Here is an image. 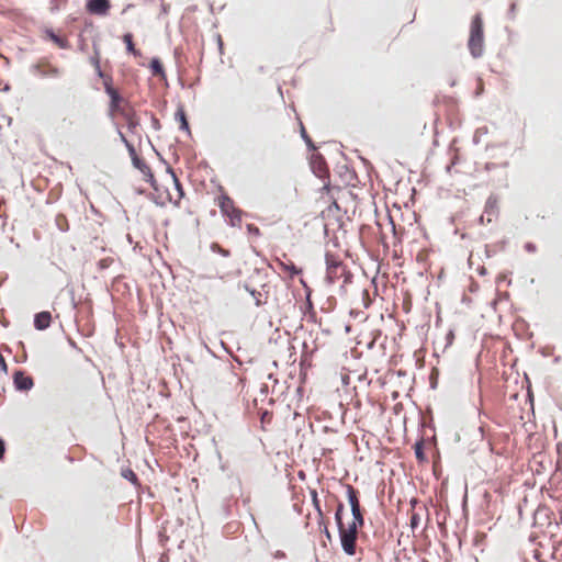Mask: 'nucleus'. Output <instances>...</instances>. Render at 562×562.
<instances>
[{
    "label": "nucleus",
    "mask_w": 562,
    "mask_h": 562,
    "mask_svg": "<svg viewBox=\"0 0 562 562\" xmlns=\"http://www.w3.org/2000/svg\"><path fill=\"white\" fill-rule=\"evenodd\" d=\"M524 248H525V250H526L527 252H531V254H532V252H536V251H537V246H536V244H533V243H531V241L526 243V244H525V246H524Z\"/></svg>",
    "instance_id": "nucleus-44"
},
{
    "label": "nucleus",
    "mask_w": 562,
    "mask_h": 562,
    "mask_svg": "<svg viewBox=\"0 0 562 562\" xmlns=\"http://www.w3.org/2000/svg\"><path fill=\"white\" fill-rule=\"evenodd\" d=\"M218 207L224 216L229 218V225L233 227H240L241 217L245 214L243 210L235 206L234 200L227 194H222L218 202Z\"/></svg>",
    "instance_id": "nucleus-4"
},
{
    "label": "nucleus",
    "mask_w": 562,
    "mask_h": 562,
    "mask_svg": "<svg viewBox=\"0 0 562 562\" xmlns=\"http://www.w3.org/2000/svg\"><path fill=\"white\" fill-rule=\"evenodd\" d=\"M420 425H422V427H428V428L435 430V426H434L432 422L426 423L423 420Z\"/></svg>",
    "instance_id": "nucleus-56"
},
{
    "label": "nucleus",
    "mask_w": 562,
    "mask_h": 562,
    "mask_svg": "<svg viewBox=\"0 0 562 562\" xmlns=\"http://www.w3.org/2000/svg\"><path fill=\"white\" fill-rule=\"evenodd\" d=\"M419 522H420V517L417 513H414L412 516H411V520H409V525L412 527V529H416L418 526H419Z\"/></svg>",
    "instance_id": "nucleus-38"
},
{
    "label": "nucleus",
    "mask_w": 562,
    "mask_h": 562,
    "mask_svg": "<svg viewBox=\"0 0 562 562\" xmlns=\"http://www.w3.org/2000/svg\"><path fill=\"white\" fill-rule=\"evenodd\" d=\"M342 169H346V183H349L352 179L356 178L355 171L350 170L348 166H342Z\"/></svg>",
    "instance_id": "nucleus-40"
},
{
    "label": "nucleus",
    "mask_w": 562,
    "mask_h": 562,
    "mask_svg": "<svg viewBox=\"0 0 562 562\" xmlns=\"http://www.w3.org/2000/svg\"><path fill=\"white\" fill-rule=\"evenodd\" d=\"M44 33L46 37L52 41L54 44H56L61 49H69L70 44L69 42L59 35L55 33V31L52 27H45Z\"/></svg>",
    "instance_id": "nucleus-12"
},
{
    "label": "nucleus",
    "mask_w": 562,
    "mask_h": 562,
    "mask_svg": "<svg viewBox=\"0 0 562 562\" xmlns=\"http://www.w3.org/2000/svg\"><path fill=\"white\" fill-rule=\"evenodd\" d=\"M147 198L153 201L157 206H165L166 205V201H162L160 200L159 196L155 195L154 193H148L147 194Z\"/></svg>",
    "instance_id": "nucleus-37"
},
{
    "label": "nucleus",
    "mask_w": 562,
    "mask_h": 562,
    "mask_svg": "<svg viewBox=\"0 0 562 562\" xmlns=\"http://www.w3.org/2000/svg\"><path fill=\"white\" fill-rule=\"evenodd\" d=\"M132 165L135 169L139 170L143 175L149 172L150 167L145 162L143 158H140L137 153L130 155Z\"/></svg>",
    "instance_id": "nucleus-20"
},
{
    "label": "nucleus",
    "mask_w": 562,
    "mask_h": 562,
    "mask_svg": "<svg viewBox=\"0 0 562 562\" xmlns=\"http://www.w3.org/2000/svg\"><path fill=\"white\" fill-rule=\"evenodd\" d=\"M308 315V321L312 322V323H316V312L315 311H311L310 313H307Z\"/></svg>",
    "instance_id": "nucleus-54"
},
{
    "label": "nucleus",
    "mask_w": 562,
    "mask_h": 562,
    "mask_svg": "<svg viewBox=\"0 0 562 562\" xmlns=\"http://www.w3.org/2000/svg\"><path fill=\"white\" fill-rule=\"evenodd\" d=\"M55 224H56L57 228H58L60 232H63V233H66V232H68V231H69V223H68V220H67V217H66L64 214H61V213H59V214H57V215H56V217H55Z\"/></svg>",
    "instance_id": "nucleus-27"
},
{
    "label": "nucleus",
    "mask_w": 562,
    "mask_h": 562,
    "mask_svg": "<svg viewBox=\"0 0 562 562\" xmlns=\"http://www.w3.org/2000/svg\"><path fill=\"white\" fill-rule=\"evenodd\" d=\"M484 214L486 215V222L491 223L493 216H498L499 209H498V199L495 194H491L484 206Z\"/></svg>",
    "instance_id": "nucleus-9"
},
{
    "label": "nucleus",
    "mask_w": 562,
    "mask_h": 562,
    "mask_svg": "<svg viewBox=\"0 0 562 562\" xmlns=\"http://www.w3.org/2000/svg\"><path fill=\"white\" fill-rule=\"evenodd\" d=\"M477 271H479V273H480L481 276H484V274H486V272H487L485 267H480V268L477 269Z\"/></svg>",
    "instance_id": "nucleus-61"
},
{
    "label": "nucleus",
    "mask_w": 562,
    "mask_h": 562,
    "mask_svg": "<svg viewBox=\"0 0 562 562\" xmlns=\"http://www.w3.org/2000/svg\"><path fill=\"white\" fill-rule=\"evenodd\" d=\"M148 67L153 76L166 79L164 65L158 57H153Z\"/></svg>",
    "instance_id": "nucleus-16"
},
{
    "label": "nucleus",
    "mask_w": 562,
    "mask_h": 562,
    "mask_svg": "<svg viewBox=\"0 0 562 562\" xmlns=\"http://www.w3.org/2000/svg\"><path fill=\"white\" fill-rule=\"evenodd\" d=\"M0 371L3 372L4 374L8 373V364L5 362L4 357L1 353H0Z\"/></svg>",
    "instance_id": "nucleus-45"
},
{
    "label": "nucleus",
    "mask_w": 562,
    "mask_h": 562,
    "mask_svg": "<svg viewBox=\"0 0 562 562\" xmlns=\"http://www.w3.org/2000/svg\"><path fill=\"white\" fill-rule=\"evenodd\" d=\"M413 448L415 458L419 463H425L428 461V458L425 453V440L423 437L415 441Z\"/></svg>",
    "instance_id": "nucleus-17"
},
{
    "label": "nucleus",
    "mask_w": 562,
    "mask_h": 562,
    "mask_svg": "<svg viewBox=\"0 0 562 562\" xmlns=\"http://www.w3.org/2000/svg\"><path fill=\"white\" fill-rule=\"evenodd\" d=\"M485 222V214L483 213L480 217H479V223L480 224H484Z\"/></svg>",
    "instance_id": "nucleus-62"
},
{
    "label": "nucleus",
    "mask_w": 562,
    "mask_h": 562,
    "mask_svg": "<svg viewBox=\"0 0 562 562\" xmlns=\"http://www.w3.org/2000/svg\"><path fill=\"white\" fill-rule=\"evenodd\" d=\"M210 248H211L212 252L218 254V255H221L223 257H229L231 256V251L228 249L223 248L217 243H212Z\"/></svg>",
    "instance_id": "nucleus-29"
},
{
    "label": "nucleus",
    "mask_w": 562,
    "mask_h": 562,
    "mask_svg": "<svg viewBox=\"0 0 562 562\" xmlns=\"http://www.w3.org/2000/svg\"><path fill=\"white\" fill-rule=\"evenodd\" d=\"M454 338V334L452 330H449V333L446 336L447 346L451 345Z\"/></svg>",
    "instance_id": "nucleus-51"
},
{
    "label": "nucleus",
    "mask_w": 562,
    "mask_h": 562,
    "mask_svg": "<svg viewBox=\"0 0 562 562\" xmlns=\"http://www.w3.org/2000/svg\"><path fill=\"white\" fill-rule=\"evenodd\" d=\"M310 166L312 172L321 180L329 178V170L326 159L321 153L313 151L310 158Z\"/></svg>",
    "instance_id": "nucleus-6"
},
{
    "label": "nucleus",
    "mask_w": 562,
    "mask_h": 562,
    "mask_svg": "<svg viewBox=\"0 0 562 562\" xmlns=\"http://www.w3.org/2000/svg\"><path fill=\"white\" fill-rule=\"evenodd\" d=\"M468 47L473 58H480L484 53V29L481 14L477 13L472 18L470 27V37Z\"/></svg>",
    "instance_id": "nucleus-2"
},
{
    "label": "nucleus",
    "mask_w": 562,
    "mask_h": 562,
    "mask_svg": "<svg viewBox=\"0 0 562 562\" xmlns=\"http://www.w3.org/2000/svg\"><path fill=\"white\" fill-rule=\"evenodd\" d=\"M246 229L249 235H252L255 237H259L261 235L259 227L254 224H247Z\"/></svg>",
    "instance_id": "nucleus-35"
},
{
    "label": "nucleus",
    "mask_w": 562,
    "mask_h": 562,
    "mask_svg": "<svg viewBox=\"0 0 562 562\" xmlns=\"http://www.w3.org/2000/svg\"><path fill=\"white\" fill-rule=\"evenodd\" d=\"M68 344L71 348L76 349L77 351L81 352V349L77 346L76 341L71 338H68Z\"/></svg>",
    "instance_id": "nucleus-55"
},
{
    "label": "nucleus",
    "mask_w": 562,
    "mask_h": 562,
    "mask_svg": "<svg viewBox=\"0 0 562 562\" xmlns=\"http://www.w3.org/2000/svg\"><path fill=\"white\" fill-rule=\"evenodd\" d=\"M328 499H331L333 502L336 503V510H335V515H334V518H335V522H336V526L344 522L342 520V517H344V512H345V505L344 503L338 498L337 495L335 494H331L328 492Z\"/></svg>",
    "instance_id": "nucleus-15"
},
{
    "label": "nucleus",
    "mask_w": 562,
    "mask_h": 562,
    "mask_svg": "<svg viewBox=\"0 0 562 562\" xmlns=\"http://www.w3.org/2000/svg\"><path fill=\"white\" fill-rule=\"evenodd\" d=\"M361 314L360 311L357 310H350L349 315L353 318H357Z\"/></svg>",
    "instance_id": "nucleus-57"
},
{
    "label": "nucleus",
    "mask_w": 562,
    "mask_h": 562,
    "mask_svg": "<svg viewBox=\"0 0 562 562\" xmlns=\"http://www.w3.org/2000/svg\"><path fill=\"white\" fill-rule=\"evenodd\" d=\"M326 272L334 273V271L342 265L341 261L337 260L334 255L326 252L325 255Z\"/></svg>",
    "instance_id": "nucleus-23"
},
{
    "label": "nucleus",
    "mask_w": 562,
    "mask_h": 562,
    "mask_svg": "<svg viewBox=\"0 0 562 562\" xmlns=\"http://www.w3.org/2000/svg\"><path fill=\"white\" fill-rule=\"evenodd\" d=\"M496 252V249H491L488 245L485 246V255L486 257H492Z\"/></svg>",
    "instance_id": "nucleus-53"
},
{
    "label": "nucleus",
    "mask_w": 562,
    "mask_h": 562,
    "mask_svg": "<svg viewBox=\"0 0 562 562\" xmlns=\"http://www.w3.org/2000/svg\"><path fill=\"white\" fill-rule=\"evenodd\" d=\"M90 64L95 68L100 65V50L97 44H93V56L90 57Z\"/></svg>",
    "instance_id": "nucleus-33"
},
{
    "label": "nucleus",
    "mask_w": 562,
    "mask_h": 562,
    "mask_svg": "<svg viewBox=\"0 0 562 562\" xmlns=\"http://www.w3.org/2000/svg\"><path fill=\"white\" fill-rule=\"evenodd\" d=\"M124 44H125V48H126V52L135 57H138L142 55L140 50L137 49L134 45V42H133V34L127 32L123 35L122 37Z\"/></svg>",
    "instance_id": "nucleus-19"
},
{
    "label": "nucleus",
    "mask_w": 562,
    "mask_h": 562,
    "mask_svg": "<svg viewBox=\"0 0 562 562\" xmlns=\"http://www.w3.org/2000/svg\"><path fill=\"white\" fill-rule=\"evenodd\" d=\"M114 262L113 258L111 257H106V258H102L98 261L97 266L99 268V270H105L108 269L112 263Z\"/></svg>",
    "instance_id": "nucleus-34"
},
{
    "label": "nucleus",
    "mask_w": 562,
    "mask_h": 562,
    "mask_svg": "<svg viewBox=\"0 0 562 562\" xmlns=\"http://www.w3.org/2000/svg\"><path fill=\"white\" fill-rule=\"evenodd\" d=\"M516 15V3L512 2L507 12V16L510 20H514Z\"/></svg>",
    "instance_id": "nucleus-43"
},
{
    "label": "nucleus",
    "mask_w": 562,
    "mask_h": 562,
    "mask_svg": "<svg viewBox=\"0 0 562 562\" xmlns=\"http://www.w3.org/2000/svg\"><path fill=\"white\" fill-rule=\"evenodd\" d=\"M148 142L150 145H153L150 140H148ZM151 147H153L154 151L156 153V155L158 156L160 162H162L166 166V172L168 173V166H170L169 162L164 158V156L154 146H151Z\"/></svg>",
    "instance_id": "nucleus-41"
},
{
    "label": "nucleus",
    "mask_w": 562,
    "mask_h": 562,
    "mask_svg": "<svg viewBox=\"0 0 562 562\" xmlns=\"http://www.w3.org/2000/svg\"><path fill=\"white\" fill-rule=\"evenodd\" d=\"M430 387L436 389L437 387V378L435 376V371L430 374Z\"/></svg>",
    "instance_id": "nucleus-49"
},
{
    "label": "nucleus",
    "mask_w": 562,
    "mask_h": 562,
    "mask_svg": "<svg viewBox=\"0 0 562 562\" xmlns=\"http://www.w3.org/2000/svg\"><path fill=\"white\" fill-rule=\"evenodd\" d=\"M151 125L156 131L161 128L159 120L154 114L151 115Z\"/></svg>",
    "instance_id": "nucleus-46"
},
{
    "label": "nucleus",
    "mask_w": 562,
    "mask_h": 562,
    "mask_svg": "<svg viewBox=\"0 0 562 562\" xmlns=\"http://www.w3.org/2000/svg\"><path fill=\"white\" fill-rule=\"evenodd\" d=\"M362 527L353 521H350L347 526L344 522L337 525L340 546L345 554L349 557L356 554L358 530Z\"/></svg>",
    "instance_id": "nucleus-1"
},
{
    "label": "nucleus",
    "mask_w": 562,
    "mask_h": 562,
    "mask_svg": "<svg viewBox=\"0 0 562 562\" xmlns=\"http://www.w3.org/2000/svg\"><path fill=\"white\" fill-rule=\"evenodd\" d=\"M346 488V496L348 504L350 506L352 520L353 522L360 524V526H364V508L360 503V492L355 486L350 484H342Z\"/></svg>",
    "instance_id": "nucleus-3"
},
{
    "label": "nucleus",
    "mask_w": 562,
    "mask_h": 562,
    "mask_svg": "<svg viewBox=\"0 0 562 562\" xmlns=\"http://www.w3.org/2000/svg\"><path fill=\"white\" fill-rule=\"evenodd\" d=\"M40 75L42 77H58L60 75V70L57 67L49 65L47 69L40 71Z\"/></svg>",
    "instance_id": "nucleus-30"
},
{
    "label": "nucleus",
    "mask_w": 562,
    "mask_h": 562,
    "mask_svg": "<svg viewBox=\"0 0 562 562\" xmlns=\"http://www.w3.org/2000/svg\"><path fill=\"white\" fill-rule=\"evenodd\" d=\"M144 180L146 182H148L150 184V187L155 190V191H158L159 190V187H158V183L156 181V178L151 171V169L149 170V172H146L144 175Z\"/></svg>",
    "instance_id": "nucleus-31"
},
{
    "label": "nucleus",
    "mask_w": 562,
    "mask_h": 562,
    "mask_svg": "<svg viewBox=\"0 0 562 562\" xmlns=\"http://www.w3.org/2000/svg\"><path fill=\"white\" fill-rule=\"evenodd\" d=\"M300 125H301L300 134H301V137L304 140L307 149L310 151H316L317 146L315 145V143L312 140V138L307 134V132H306L305 127L303 126V124L301 123Z\"/></svg>",
    "instance_id": "nucleus-26"
},
{
    "label": "nucleus",
    "mask_w": 562,
    "mask_h": 562,
    "mask_svg": "<svg viewBox=\"0 0 562 562\" xmlns=\"http://www.w3.org/2000/svg\"><path fill=\"white\" fill-rule=\"evenodd\" d=\"M110 0H86L85 9L89 14L106 16L111 10Z\"/></svg>",
    "instance_id": "nucleus-8"
},
{
    "label": "nucleus",
    "mask_w": 562,
    "mask_h": 562,
    "mask_svg": "<svg viewBox=\"0 0 562 562\" xmlns=\"http://www.w3.org/2000/svg\"><path fill=\"white\" fill-rule=\"evenodd\" d=\"M168 175H170V177L172 179L173 187H175L176 191L178 192L179 199H182L184 196V190H183L182 183L180 182L178 176L176 175V172L171 166H168Z\"/></svg>",
    "instance_id": "nucleus-24"
},
{
    "label": "nucleus",
    "mask_w": 562,
    "mask_h": 562,
    "mask_svg": "<svg viewBox=\"0 0 562 562\" xmlns=\"http://www.w3.org/2000/svg\"><path fill=\"white\" fill-rule=\"evenodd\" d=\"M121 476L127 480L134 486L140 485L137 474L131 468H122Z\"/></svg>",
    "instance_id": "nucleus-22"
},
{
    "label": "nucleus",
    "mask_w": 562,
    "mask_h": 562,
    "mask_svg": "<svg viewBox=\"0 0 562 562\" xmlns=\"http://www.w3.org/2000/svg\"><path fill=\"white\" fill-rule=\"evenodd\" d=\"M324 186L322 188V191H326V192H329L330 189H331V186H330V177L328 179H325L324 180Z\"/></svg>",
    "instance_id": "nucleus-48"
},
{
    "label": "nucleus",
    "mask_w": 562,
    "mask_h": 562,
    "mask_svg": "<svg viewBox=\"0 0 562 562\" xmlns=\"http://www.w3.org/2000/svg\"><path fill=\"white\" fill-rule=\"evenodd\" d=\"M496 167V164L494 162H486L485 164V170L490 171Z\"/></svg>",
    "instance_id": "nucleus-58"
},
{
    "label": "nucleus",
    "mask_w": 562,
    "mask_h": 562,
    "mask_svg": "<svg viewBox=\"0 0 562 562\" xmlns=\"http://www.w3.org/2000/svg\"><path fill=\"white\" fill-rule=\"evenodd\" d=\"M310 494H311V499H312V504H313V507L317 514V522L318 524H324V513H323V509L321 507V501L318 498V494L316 492V490H311L310 491Z\"/></svg>",
    "instance_id": "nucleus-18"
},
{
    "label": "nucleus",
    "mask_w": 562,
    "mask_h": 562,
    "mask_svg": "<svg viewBox=\"0 0 562 562\" xmlns=\"http://www.w3.org/2000/svg\"><path fill=\"white\" fill-rule=\"evenodd\" d=\"M535 517V524L537 525H546V524H549L548 519H549V514L548 513H535L533 515Z\"/></svg>",
    "instance_id": "nucleus-32"
},
{
    "label": "nucleus",
    "mask_w": 562,
    "mask_h": 562,
    "mask_svg": "<svg viewBox=\"0 0 562 562\" xmlns=\"http://www.w3.org/2000/svg\"><path fill=\"white\" fill-rule=\"evenodd\" d=\"M300 282L303 285V288L305 289V306H304V308L302 307V311L306 315L311 311H314V305H313V302H312V299H311L312 290L307 285V283L305 282L304 279H301Z\"/></svg>",
    "instance_id": "nucleus-21"
},
{
    "label": "nucleus",
    "mask_w": 562,
    "mask_h": 562,
    "mask_svg": "<svg viewBox=\"0 0 562 562\" xmlns=\"http://www.w3.org/2000/svg\"><path fill=\"white\" fill-rule=\"evenodd\" d=\"M276 262L278 265V267L283 270V271H286L289 272V277L291 279H294V277L296 276H300L302 273V269L301 268H297L293 261L289 260V261H283L279 258L276 259Z\"/></svg>",
    "instance_id": "nucleus-13"
},
{
    "label": "nucleus",
    "mask_w": 562,
    "mask_h": 562,
    "mask_svg": "<svg viewBox=\"0 0 562 562\" xmlns=\"http://www.w3.org/2000/svg\"><path fill=\"white\" fill-rule=\"evenodd\" d=\"M52 314L48 311H42L34 315L33 325L36 330H45L50 326Z\"/></svg>",
    "instance_id": "nucleus-10"
},
{
    "label": "nucleus",
    "mask_w": 562,
    "mask_h": 562,
    "mask_svg": "<svg viewBox=\"0 0 562 562\" xmlns=\"http://www.w3.org/2000/svg\"><path fill=\"white\" fill-rule=\"evenodd\" d=\"M120 115L126 120L128 131L132 134H134L137 126L139 125V120L136 115V112L134 110H122V113H120Z\"/></svg>",
    "instance_id": "nucleus-14"
},
{
    "label": "nucleus",
    "mask_w": 562,
    "mask_h": 562,
    "mask_svg": "<svg viewBox=\"0 0 562 562\" xmlns=\"http://www.w3.org/2000/svg\"><path fill=\"white\" fill-rule=\"evenodd\" d=\"M92 27H93V22L86 20L85 21V31L92 29Z\"/></svg>",
    "instance_id": "nucleus-59"
},
{
    "label": "nucleus",
    "mask_w": 562,
    "mask_h": 562,
    "mask_svg": "<svg viewBox=\"0 0 562 562\" xmlns=\"http://www.w3.org/2000/svg\"><path fill=\"white\" fill-rule=\"evenodd\" d=\"M12 382L16 392H29L34 387V379L20 369L13 372Z\"/></svg>",
    "instance_id": "nucleus-7"
},
{
    "label": "nucleus",
    "mask_w": 562,
    "mask_h": 562,
    "mask_svg": "<svg viewBox=\"0 0 562 562\" xmlns=\"http://www.w3.org/2000/svg\"><path fill=\"white\" fill-rule=\"evenodd\" d=\"M486 133H487V127H485V126L479 127L474 133L473 143L479 144L481 135H485Z\"/></svg>",
    "instance_id": "nucleus-36"
},
{
    "label": "nucleus",
    "mask_w": 562,
    "mask_h": 562,
    "mask_svg": "<svg viewBox=\"0 0 562 562\" xmlns=\"http://www.w3.org/2000/svg\"><path fill=\"white\" fill-rule=\"evenodd\" d=\"M117 135L120 137V140L124 144L125 148L128 151V155H132L136 151L134 145L126 138V136L123 134V132L117 127Z\"/></svg>",
    "instance_id": "nucleus-28"
},
{
    "label": "nucleus",
    "mask_w": 562,
    "mask_h": 562,
    "mask_svg": "<svg viewBox=\"0 0 562 562\" xmlns=\"http://www.w3.org/2000/svg\"><path fill=\"white\" fill-rule=\"evenodd\" d=\"M5 451H7V445H5V441H4V440H3V438L0 436V461H2V460L4 459Z\"/></svg>",
    "instance_id": "nucleus-42"
},
{
    "label": "nucleus",
    "mask_w": 562,
    "mask_h": 562,
    "mask_svg": "<svg viewBox=\"0 0 562 562\" xmlns=\"http://www.w3.org/2000/svg\"><path fill=\"white\" fill-rule=\"evenodd\" d=\"M274 557L277 559H283V558H285V553L283 551L279 550V551L276 552Z\"/></svg>",
    "instance_id": "nucleus-60"
},
{
    "label": "nucleus",
    "mask_w": 562,
    "mask_h": 562,
    "mask_svg": "<svg viewBox=\"0 0 562 562\" xmlns=\"http://www.w3.org/2000/svg\"><path fill=\"white\" fill-rule=\"evenodd\" d=\"M319 526H323V529H322V532L326 536V538L328 540H331V535L327 528V525L324 522V524H318Z\"/></svg>",
    "instance_id": "nucleus-47"
},
{
    "label": "nucleus",
    "mask_w": 562,
    "mask_h": 562,
    "mask_svg": "<svg viewBox=\"0 0 562 562\" xmlns=\"http://www.w3.org/2000/svg\"><path fill=\"white\" fill-rule=\"evenodd\" d=\"M506 245H507V241H506V240H502V241H499V243L495 244L493 247H494L496 250H497V249H499V250H504V249H505V247H506Z\"/></svg>",
    "instance_id": "nucleus-50"
},
{
    "label": "nucleus",
    "mask_w": 562,
    "mask_h": 562,
    "mask_svg": "<svg viewBox=\"0 0 562 562\" xmlns=\"http://www.w3.org/2000/svg\"><path fill=\"white\" fill-rule=\"evenodd\" d=\"M453 165H454V162H451V164H449V165L446 167L447 172H450V171H451V169H452Z\"/></svg>",
    "instance_id": "nucleus-64"
},
{
    "label": "nucleus",
    "mask_w": 562,
    "mask_h": 562,
    "mask_svg": "<svg viewBox=\"0 0 562 562\" xmlns=\"http://www.w3.org/2000/svg\"><path fill=\"white\" fill-rule=\"evenodd\" d=\"M104 91L110 98L109 109L110 113L113 114L122 113V110H125L121 106L123 102H126L125 99L122 97V94L119 92L117 89L113 87V79H106V82H104Z\"/></svg>",
    "instance_id": "nucleus-5"
},
{
    "label": "nucleus",
    "mask_w": 562,
    "mask_h": 562,
    "mask_svg": "<svg viewBox=\"0 0 562 562\" xmlns=\"http://www.w3.org/2000/svg\"><path fill=\"white\" fill-rule=\"evenodd\" d=\"M326 281L328 284L335 283V276L333 273L326 272Z\"/></svg>",
    "instance_id": "nucleus-52"
},
{
    "label": "nucleus",
    "mask_w": 562,
    "mask_h": 562,
    "mask_svg": "<svg viewBox=\"0 0 562 562\" xmlns=\"http://www.w3.org/2000/svg\"><path fill=\"white\" fill-rule=\"evenodd\" d=\"M175 120L179 123V128L186 132L189 136H191L189 121L187 119V114L182 104L178 105V109L175 113Z\"/></svg>",
    "instance_id": "nucleus-11"
},
{
    "label": "nucleus",
    "mask_w": 562,
    "mask_h": 562,
    "mask_svg": "<svg viewBox=\"0 0 562 562\" xmlns=\"http://www.w3.org/2000/svg\"><path fill=\"white\" fill-rule=\"evenodd\" d=\"M136 193H137V194H145V193H146V190H145V189H143V188H138V189L136 190Z\"/></svg>",
    "instance_id": "nucleus-63"
},
{
    "label": "nucleus",
    "mask_w": 562,
    "mask_h": 562,
    "mask_svg": "<svg viewBox=\"0 0 562 562\" xmlns=\"http://www.w3.org/2000/svg\"><path fill=\"white\" fill-rule=\"evenodd\" d=\"M94 69H95V75L103 80V83L106 82V79H112L111 76L103 72V70L101 69V66H98Z\"/></svg>",
    "instance_id": "nucleus-39"
},
{
    "label": "nucleus",
    "mask_w": 562,
    "mask_h": 562,
    "mask_svg": "<svg viewBox=\"0 0 562 562\" xmlns=\"http://www.w3.org/2000/svg\"><path fill=\"white\" fill-rule=\"evenodd\" d=\"M241 286L245 291H247L255 299L256 306L259 307V306H262L266 304V301H261V299H260L261 293L258 292L256 289L251 288L247 282H245Z\"/></svg>",
    "instance_id": "nucleus-25"
}]
</instances>
